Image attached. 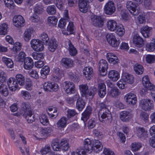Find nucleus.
<instances>
[{
  "label": "nucleus",
  "instance_id": "8",
  "mask_svg": "<svg viewBox=\"0 0 155 155\" xmlns=\"http://www.w3.org/2000/svg\"><path fill=\"white\" fill-rule=\"evenodd\" d=\"M105 13L108 15H111L114 13L116 11L115 5L112 1L107 2L104 7Z\"/></svg>",
  "mask_w": 155,
  "mask_h": 155
},
{
  "label": "nucleus",
  "instance_id": "40",
  "mask_svg": "<svg viewBox=\"0 0 155 155\" xmlns=\"http://www.w3.org/2000/svg\"><path fill=\"white\" fill-rule=\"evenodd\" d=\"M61 149L64 151L67 150L69 147V145L67 140L62 139L60 142Z\"/></svg>",
  "mask_w": 155,
  "mask_h": 155
},
{
  "label": "nucleus",
  "instance_id": "53",
  "mask_svg": "<svg viewBox=\"0 0 155 155\" xmlns=\"http://www.w3.org/2000/svg\"><path fill=\"white\" fill-rule=\"evenodd\" d=\"M32 56L35 59L38 60L44 58L43 54L41 53L34 52L32 53Z\"/></svg>",
  "mask_w": 155,
  "mask_h": 155
},
{
  "label": "nucleus",
  "instance_id": "23",
  "mask_svg": "<svg viewBox=\"0 0 155 155\" xmlns=\"http://www.w3.org/2000/svg\"><path fill=\"white\" fill-rule=\"evenodd\" d=\"M34 66L33 60L30 58L27 57L24 60V68L26 70H30Z\"/></svg>",
  "mask_w": 155,
  "mask_h": 155
},
{
  "label": "nucleus",
  "instance_id": "50",
  "mask_svg": "<svg viewBox=\"0 0 155 155\" xmlns=\"http://www.w3.org/2000/svg\"><path fill=\"white\" fill-rule=\"evenodd\" d=\"M5 6L8 8L14 9L15 6L12 0H4Z\"/></svg>",
  "mask_w": 155,
  "mask_h": 155
},
{
  "label": "nucleus",
  "instance_id": "36",
  "mask_svg": "<svg viewBox=\"0 0 155 155\" xmlns=\"http://www.w3.org/2000/svg\"><path fill=\"white\" fill-rule=\"evenodd\" d=\"M68 43L69 47L68 49L69 51L70 54L71 56L76 55L77 53L76 49L71 43L70 40L68 41Z\"/></svg>",
  "mask_w": 155,
  "mask_h": 155
},
{
  "label": "nucleus",
  "instance_id": "45",
  "mask_svg": "<svg viewBox=\"0 0 155 155\" xmlns=\"http://www.w3.org/2000/svg\"><path fill=\"white\" fill-rule=\"evenodd\" d=\"M48 23L49 25L51 26H53L56 25L58 19L54 16H49L48 18Z\"/></svg>",
  "mask_w": 155,
  "mask_h": 155
},
{
  "label": "nucleus",
  "instance_id": "21",
  "mask_svg": "<svg viewBox=\"0 0 155 155\" xmlns=\"http://www.w3.org/2000/svg\"><path fill=\"white\" fill-rule=\"evenodd\" d=\"M92 110V108L91 107L87 106L84 111L82 114L81 120H83L84 122H86L89 119L90 115L91 114Z\"/></svg>",
  "mask_w": 155,
  "mask_h": 155
},
{
  "label": "nucleus",
  "instance_id": "51",
  "mask_svg": "<svg viewBox=\"0 0 155 155\" xmlns=\"http://www.w3.org/2000/svg\"><path fill=\"white\" fill-rule=\"evenodd\" d=\"M40 38L45 45H48L49 39L47 34L42 33L40 36Z\"/></svg>",
  "mask_w": 155,
  "mask_h": 155
},
{
  "label": "nucleus",
  "instance_id": "59",
  "mask_svg": "<svg viewBox=\"0 0 155 155\" xmlns=\"http://www.w3.org/2000/svg\"><path fill=\"white\" fill-rule=\"evenodd\" d=\"M141 147V144L139 143H132L131 145V148L132 151H136L139 150Z\"/></svg>",
  "mask_w": 155,
  "mask_h": 155
},
{
  "label": "nucleus",
  "instance_id": "55",
  "mask_svg": "<svg viewBox=\"0 0 155 155\" xmlns=\"http://www.w3.org/2000/svg\"><path fill=\"white\" fill-rule=\"evenodd\" d=\"M147 62L149 64H152L155 62V55L148 54L146 57Z\"/></svg>",
  "mask_w": 155,
  "mask_h": 155
},
{
  "label": "nucleus",
  "instance_id": "42",
  "mask_svg": "<svg viewBox=\"0 0 155 155\" xmlns=\"http://www.w3.org/2000/svg\"><path fill=\"white\" fill-rule=\"evenodd\" d=\"M134 69L136 74H142L144 71L143 66L140 64H136L134 66Z\"/></svg>",
  "mask_w": 155,
  "mask_h": 155
},
{
  "label": "nucleus",
  "instance_id": "17",
  "mask_svg": "<svg viewBox=\"0 0 155 155\" xmlns=\"http://www.w3.org/2000/svg\"><path fill=\"white\" fill-rule=\"evenodd\" d=\"M79 8L80 11L83 13H86L88 10L89 7L86 0H79Z\"/></svg>",
  "mask_w": 155,
  "mask_h": 155
},
{
  "label": "nucleus",
  "instance_id": "16",
  "mask_svg": "<svg viewBox=\"0 0 155 155\" xmlns=\"http://www.w3.org/2000/svg\"><path fill=\"white\" fill-rule=\"evenodd\" d=\"M126 101L129 104L134 105L136 103L137 98L135 95L132 93L127 94L125 96Z\"/></svg>",
  "mask_w": 155,
  "mask_h": 155
},
{
  "label": "nucleus",
  "instance_id": "26",
  "mask_svg": "<svg viewBox=\"0 0 155 155\" xmlns=\"http://www.w3.org/2000/svg\"><path fill=\"white\" fill-rule=\"evenodd\" d=\"M67 121L68 119L66 117H62L57 123V127L60 129H64L66 127Z\"/></svg>",
  "mask_w": 155,
  "mask_h": 155
},
{
  "label": "nucleus",
  "instance_id": "10",
  "mask_svg": "<svg viewBox=\"0 0 155 155\" xmlns=\"http://www.w3.org/2000/svg\"><path fill=\"white\" fill-rule=\"evenodd\" d=\"M63 87L66 93L67 94H71L75 93V85L73 82L68 81L64 82Z\"/></svg>",
  "mask_w": 155,
  "mask_h": 155
},
{
  "label": "nucleus",
  "instance_id": "57",
  "mask_svg": "<svg viewBox=\"0 0 155 155\" xmlns=\"http://www.w3.org/2000/svg\"><path fill=\"white\" fill-rule=\"evenodd\" d=\"M109 56V58L107 59L108 61L110 64L113 65L117 64L119 61V60L117 57H115L113 58H112V57L110 55Z\"/></svg>",
  "mask_w": 155,
  "mask_h": 155
},
{
  "label": "nucleus",
  "instance_id": "56",
  "mask_svg": "<svg viewBox=\"0 0 155 155\" xmlns=\"http://www.w3.org/2000/svg\"><path fill=\"white\" fill-rule=\"evenodd\" d=\"M34 11L36 15H39L43 12V9L40 5H37L34 8Z\"/></svg>",
  "mask_w": 155,
  "mask_h": 155
},
{
  "label": "nucleus",
  "instance_id": "20",
  "mask_svg": "<svg viewBox=\"0 0 155 155\" xmlns=\"http://www.w3.org/2000/svg\"><path fill=\"white\" fill-rule=\"evenodd\" d=\"M122 79L124 82L132 84L134 81L133 76L130 74L126 73H124L122 76Z\"/></svg>",
  "mask_w": 155,
  "mask_h": 155
},
{
  "label": "nucleus",
  "instance_id": "25",
  "mask_svg": "<svg viewBox=\"0 0 155 155\" xmlns=\"http://www.w3.org/2000/svg\"><path fill=\"white\" fill-rule=\"evenodd\" d=\"M21 110L25 114L32 111L30 104L28 102H23L21 104Z\"/></svg>",
  "mask_w": 155,
  "mask_h": 155
},
{
  "label": "nucleus",
  "instance_id": "54",
  "mask_svg": "<svg viewBox=\"0 0 155 155\" xmlns=\"http://www.w3.org/2000/svg\"><path fill=\"white\" fill-rule=\"evenodd\" d=\"M50 70V68L48 66H45L41 70V76L44 78H45L48 74Z\"/></svg>",
  "mask_w": 155,
  "mask_h": 155
},
{
  "label": "nucleus",
  "instance_id": "3",
  "mask_svg": "<svg viewBox=\"0 0 155 155\" xmlns=\"http://www.w3.org/2000/svg\"><path fill=\"white\" fill-rule=\"evenodd\" d=\"M99 120L102 122H105V120H111L112 117L109 110L107 109L100 110L98 113Z\"/></svg>",
  "mask_w": 155,
  "mask_h": 155
},
{
  "label": "nucleus",
  "instance_id": "2",
  "mask_svg": "<svg viewBox=\"0 0 155 155\" xmlns=\"http://www.w3.org/2000/svg\"><path fill=\"white\" fill-rule=\"evenodd\" d=\"M93 142L90 139L86 138L84 141V146L78 148V150H81V153L84 155L87 152H91L93 149Z\"/></svg>",
  "mask_w": 155,
  "mask_h": 155
},
{
  "label": "nucleus",
  "instance_id": "39",
  "mask_svg": "<svg viewBox=\"0 0 155 155\" xmlns=\"http://www.w3.org/2000/svg\"><path fill=\"white\" fill-rule=\"evenodd\" d=\"M4 63L9 68H12L14 66V63L12 59L4 57L2 58Z\"/></svg>",
  "mask_w": 155,
  "mask_h": 155
},
{
  "label": "nucleus",
  "instance_id": "1",
  "mask_svg": "<svg viewBox=\"0 0 155 155\" xmlns=\"http://www.w3.org/2000/svg\"><path fill=\"white\" fill-rule=\"evenodd\" d=\"M79 89L82 97H86L89 96L93 97L97 91V89L94 87L88 89V87L86 84L79 85Z\"/></svg>",
  "mask_w": 155,
  "mask_h": 155
},
{
  "label": "nucleus",
  "instance_id": "44",
  "mask_svg": "<svg viewBox=\"0 0 155 155\" xmlns=\"http://www.w3.org/2000/svg\"><path fill=\"white\" fill-rule=\"evenodd\" d=\"M25 115V118L28 123H31L35 121L34 115L33 114L32 111L27 113Z\"/></svg>",
  "mask_w": 155,
  "mask_h": 155
},
{
  "label": "nucleus",
  "instance_id": "22",
  "mask_svg": "<svg viewBox=\"0 0 155 155\" xmlns=\"http://www.w3.org/2000/svg\"><path fill=\"white\" fill-rule=\"evenodd\" d=\"M143 40L138 35H134L133 37V42L135 46L139 48H140L143 46Z\"/></svg>",
  "mask_w": 155,
  "mask_h": 155
},
{
  "label": "nucleus",
  "instance_id": "43",
  "mask_svg": "<svg viewBox=\"0 0 155 155\" xmlns=\"http://www.w3.org/2000/svg\"><path fill=\"white\" fill-rule=\"evenodd\" d=\"M115 31L116 33L120 36H123L125 33L124 27L122 25H118Z\"/></svg>",
  "mask_w": 155,
  "mask_h": 155
},
{
  "label": "nucleus",
  "instance_id": "28",
  "mask_svg": "<svg viewBox=\"0 0 155 155\" xmlns=\"http://www.w3.org/2000/svg\"><path fill=\"white\" fill-rule=\"evenodd\" d=\"M108 77L112 81H116L120 78V75L117 71L111 70L108 72Z\"/></svg>",
  "mask_w": 155,
  "mask_h": 155
},
{
  "label": "nucleus",
  "instance_id": "33",
  "mask_svg": "<svg viewBox=\"0 0 155 155\" xmlns=\"http://www.w3.org/2000/svg\"><path fill=\"white\" fill-rule=\"evenodd\" d=\"M120 118L122 121L123 122H127L130 119V113L129 112L124 111L120 114Z\"/></svg>",
  "mask_w": 155,
  "mask_h": 155
},
{
  "label": "nucleus",
  "instance_id": "35",
  "mask_svg": "<svg viewBox=\"0 0 155 155\" xmlns=\"http://www.w3.org/2000/svg\"><path fill=\"white\" fill-rule=\"evenodd\" d=\"M145 46L146 51L149 52L153 51L155 49V39H153L150 42L147 43Z\"/></svg>",
  "mask_w": 155,
  "mask_h": 155
},
{
  "label": "nucleus",
  "instance_id": "18",
  "mask_svg": "<svg viewBox=\"0 0 155 155\" xmlns=\"http://www.w3.org/2000/svg\"><path fill=\"white\" fill-rule=\"evenodd\" d=\"M99 70L101 73H103L105 74L108 68V64L107 61L101 59L99 62Z\"/></svg>",
  "mask_w": 155,
  "mask_h": 155
},
{
  "label": "nucleus",
  "instance_id": "14",
  "mask_svg": "<svg viewBox=\"0 0 155 155\" xmlns=\"http://www.w3.org/2000/svg\"><path fill=\"white\" fill-rule=\"evenodd\" d=\"M91 19L92 24L95 26L102 27L104 25L103 20L100 16L91 15Z\"/></svg>",
  "mask_w": 155,
  "mask_h": 155
},
{
  "label": "nucleus",
  "instance_id": "64",
  "mask_svg": "<svg viewBox=\"0 0 155 155\" xmlns=\"http://www.w3.org/2000/svg\"><path fill=\"white\" fill-rule=\"evenodd\" d=\"M148 115L145 112H142L140 114V119L145 121H148Z\"/></svg>",
  "mask_w": 155,
  "mask_h": 155
},
{
  "label": "nucleus",
  "instance_id": "60",
  "mask_svg": "<svg viewBox=\"0 0 155 155\" xmlns=\"http://www.w3.org/2000/svg\"><path fill=\"white\" fill-rule=\"evenodd\" d=\"M52 130L50 128H45L41 131V136H47L51 132Z\"/></svg>",
  "mask_w": 155,
  "mask_h": 155
},
{
  "label": "nucleus",
  "instance_id": "38",
  "mask_svg": "<svg viewBox=\"0 0 155 155\" xmlns=\"http://www.w3.org/2000/svg\"><path fill=\"white\" fill-rule=\"evenodd\" d=\"M57 45L56 40L55 39H51L48 44V49L51 52H54L57 48Z\"/></svg>",
  "mask_w": 155,
  "mask_h": 155
},
{
  "label": "nucleus",
  "instance_id": "46",
  "mask_svg": "<svg viewBox=\"0 0 155 155\" xmlns=\"http://www.w3.org/2000/svg\"><path fill=\"white\" fill-rule=\"evenodd\" d=\"M16 78L17 82L21 86L24 84L25 82V78L21 74H18L16 75Z\"/></svg>",
  "mask_w": 155,
  "mask_h": 155
},
{
  "label": "nucleus",
  "instance_id": "41",
  "mask_svg": "<svg viewBox=\"0 0 155 155\" xmlns=\"http://www.w3.org/2000/svg\"><path fill=\"white\" fill-rule=\"evenodd\" d=\"M51 146L53 149L55 151H59L61 149L60 144H59V142L57 140H54L52 141Z\"/></svg>",
  "mask_w": 155,
  "mask_h": 155
},
{
  "label": "nucleus",
  "instance_id": "5",
  "mask_svg": "<svg viewBox=\"0 0 155 155\" xmlns=\"http://www.w3.org/2000/svg\"><path fill=\"white\" fill-rule=\"evenodd\" d=\"M139 106L141 108L145 111L149 110L153 106V101L150 99H143L140 100Z\"/></svg>",
  "mask_w": 155,
  "mask_h": 155
},
{
  "label": "nucleus",
  "instance_id": "29",
  "mask_svg": "<svg viewBox=\"0 0 155 155\" xmlns=\"http://www.w3.org/2000/svg\"><path fill=\"white\" fill-rule=\"evenodd\" d=\"M118 26L116 22L114 20H109L107 23V28L111 31H115Z\"/></svg>",
  "mask_w": 155,
  "mask_h": 155
},
{
  "label": "nucleus",
  "instance_id": "15",
  "mask_svg": "<svg viewBox=\"0 0 155 155\" xmlns=\"http://www.w3.org/2000/svg\"><path fill=\"white\" fill-rule=\"evenodd\" d=\"M61 64L67 68H70L74 66V62L73 60L67 57L62 58L60 61Z\"/></svg>",
  "mask_w": 155,
  "mask_h": 155
},
{
  "label": "nucleus",
  "instance_id": "48",
  "mask_svg": "<svg viewBox=\"0 0 155 155\" xmlns=\"http://www.w3.org/2000/svg\"><path fill=\"white\" fill-rule=\"evenodd\" d=\"M40 122L44 125L48 124L49 121L47 116L45 114H42L39 117Z\"/></svg>",
  "mask_w": 155,
  "mask_h": 155
},
{
  "label": "nucleus",
  "instance_id": "12",
  "mask_svg": "<svg viewBox=\"0 0 155 155\" xmlns=\"http://www.w3.org/2000/svg\"><path fill=\"white\" fill-rule=\"evenodd\" d=\"M126 7L133 15H137L139 14L138 11L137 9V6L133 2L128 1L126 3Z\"/></svg>",
  "mask_w": 155,
  "mask_h": 155
},
{
  "label": "nucleus",
  "instance_id": "61",
  "mask_svg": "<svg viewBox=\"0 0 155 155\" xmlns=\"http://www.w3.org/2000/svg\"><path fill=\"white\" fill-rule=\"evenodd\" d=\"M21 93L22 96L26 100L29 99L31 97V96L30 93L27 91H22Z\"/></svg>",
  "mask_w": 155,
  "mask_h": 155
},
{
  "label": "nucleus",
  "instance_id": "6",
  "mask_svg": "<svg viewBox=\"0 0 155 155\" xmlns=\"http://www.w3.org/2000/svg\"><path fill=\"white\" fill-rule=\"evenodd\" d=\"M106 39L108 43L111 46L117 47L119 46L120 40L117 38L116 36L112 34H108L106 36Z\"/></svg>",
  "mask_w": 155,
  "mask_h": 155
},
{
  "label": "nucleus",
  "instance_id": "31",
  "mask_svg": "<svg viewBox=\"0 0 155 155\" xmlns=\"http://www.w3.org/2000/svg\"><path fill=\"white\" fill-rule=\"evenodd\" d=\"M152 28L147 26L143 27L141 29V32L143 37L145 38L149 37L150 35V32Z\"/></svg>",
  "mask_w": 155,
  "mask_h": 155
},
{
  "label": "nucleus",
  "instance_id": "62",
  "mask_svg": "<svg viewBox=\"0 0 155 155\" xmlns=\"http://www.w3.org/2000/svg\"><path fill=\"white\" fill-rule=\"evenodd\" d=\"M69 78L74 82H78V78L75 73L69 72L68 74Z\"/></svg>",
  "mask_w": 155,
  "mask_h": 155
},
{
  "label": "nucleus",
  "instance_id": "13",
  "mask_svg": "<svg viewBox=\"0 0 155 155\" xmlns=\"http://www.w3.org/2000/svg\"><path fill=\"white\" fill-rule=\"evenodd\" d=\"M12 20L14 25L18 28L23 26L25 22L23 18L21 15L15 16Z\"/></svg>",
  "mask_w": 155,
  "mask_h": 155
},
{
  "label": "nucleus",
  "instance_id": "9",
  "mask_svg": "<svg viewBox=\"0 0 155 155\" xmlns=\"http://www.w3.org/2000/svg\"><path fill=\"white\" fill-rule=\"evenodd\" d=\"M30 44L31 47L35 51H41L44 49L43 44L39 40L33 39L31 41Z\"/></svg>",
  "mask_w": 155,
  "mask_h": 155
},
{
  "label": "nucleus",
  "instance_id": "37",
  "mask_svg": "<svg viewBox=\"0 0 155 155\" xmlns=\"http://www.w3.org/2000/svg\"><path fill=\"white\" fill-rule=\"evenodd\" d=\"M0 93L5 96L8 94V91L7 86L2 83H0Z\"/></svg>",
  "mask_w": 155,
  "mask_h": 155
},
{
  "label": "nucleus",
  "instance_id": "47",
  "mask_svg": "<svg viewBox=\"0 0 155 155\" xmlns=\"http://www.w3.org/2000/svg\"><path fill=\"white\" fill-rule=\"evenodd\" d=\"M85 104L84 101L82 99H80V101H77L76 107L79 111H82L84 107Z\"/></svg>",
  "mask_w": 155,
  "mask_h": 155
},
{
  "label": "nucleus",
  "instance_id": "7",
  "mask_svg": "<svg viewBox=\"0 0 155 155\" xmlns=\"http://www.w3.org/2000/svg\"><path fill=\"white\" fill-rule=\"evenodd\" d=\"M44 89L48 92L56 91L59 89L58 84L53 82H47L44 83Z\"/></svg>",
  "mask_w": 155,
  "mask_h": 155
},
{
  "label": "nucleus",
  "instance_id": "27",
  "mask_svg": "<svg viewBox=\"0 0 155 155\" xmlns=\"http://www.w3.org/2000/svg\"><path fill=\"white\" fill-rule=\"evenodd\" d=\"M34 31V30L32 28H27L23 34V38L25 41L28 42L31 39Z\"/></svg>",
  "mask_w": 155,
  "mask_h": 155
},
{
  "label": "nucleus",
  "instance_id": "24",
  "mask_svg": "<svg viewBox=\"0 0 155 155\" xmlns=\"http://www.w3.org/2000/svg\"><path fill=\"white\" fill-rule=\"evenodd\" d=\"M98 95L101 98L103 97L106 93V87L105 84L101 83L99 84L98 87Z\"/></svg>",
  "mask_w": 155,
  "mask_h": 155
},
{
  "label": "nucleus",
  "instance_id": "4",
  "mask_svg": "<svg viewBox=\"0 0 155 155\" xmlns=\"http://www.w3.org/2000/svg\"><path fill=\"white\" fill-rule=\"evenodd\" d=\"M142 82L143 85L145 87V89H143L141 90L140 93L141 94H146L148 92V90H151L153 89L154 88V85L150 82L148 77L147 76H146L143 77Z\"/></svg>",
  "mask_w": 155,
  "mask_h": 155
},
{
  "label": "nucleus",
  "instance_id": "63",
  "mask_svg": "<svg viewBox=\"0 0 155 155\" xmlns=\"http://www.w3.org/2000/svg\"><path fill=\"white\" fill-rule=\"evenodd\" d=\"M54 2L57 7L61 9L63 7V2L62 0H54Z\"/></svg>",
  "mask_w": 155,
  "mask_h": 155
},
{
  "label": "nucleus",
  "instance_id": "49",
  "mask_svg": "<svg viewBox=\"0 0 155 155\" xmlns=\"http://www.w3.org/2000/svg\"><path fill=\"white\" fill-rule=\"evenodd\" d=\"M8 27L7 25L5 23L2 24L0 27V35H5L8 32Z\"/></svg>",
  "mask_w": 155,
  "mask_h": 155
},
{
  "label": "nucleus",
  "instance_id": "58",
  "mask_svg": "<svg viewBox=\"0 0 155 155\" xmlns=\"http://www.w3.org/2000/svg\"><path fill=\"white\" fill-rule=\"evenodd\" d=\"M69 20L65 18L61 19L59 21L58 27L60 28H63L66 25L67 22H68Z\"/></svg>",
  "mask_w": 155,
  "mask_h": 155
},
{
  "label": "nucleus",
  "instance_id": "32",
  "mask_svg": "<svg viewBox=\"0 0 155 155\" xmlns=\"http://www.w3.org/2000/svg\"><path fill=\"white\" fill-rule=\"evenodd\" d=\"M108 94L111 97L116 98L120 94V92L117 87H114L109 91Z\"/></svg>",
  "mask_w": 155,
  "mask_h": 155
},
{
  "label": "nucleus",
  "instance_id": "34",
  "mask_svg": "<svg viewBox=\"0 0 155 155\" xmlns=\"http://www.w3.org/2000/svg\"><path fill=\"white\" fill-rule=\"evenodd\" d=\"M74 29L73 23L72 22H70L67 27V30H63L62 32L64 35H68L73 34Z\"/></svg>",
  "mask_w": 155,
  "mask_h": 155
},
{
  "label": "nucleus",
  "instance_id": "30",
  "mask_svg": "<svg viewBox=\"0 0 155 155\" xmlns=\"http://www.w3.org/2000/svg\"><path fill=\"white\" fill-rule=\"evenodd\" d=\"M83 73L86 78L88 80H90L93 75V69L91 67H86L83 70Z\"/></svg>",
  "mask_w": 155,
  "mask_h": 155
},
{
  "label": "nucleus",
  "instance_id": "11",
  "mask_svg": "<svg viewBox=\"0 0 155 155\" xmlns=\"http://www.w3.org/2000/svg\"><path fill=\"white\" fill-rule=\"evenodd\" d=\"M136 134L139 138L141 140L146 139L148 137L147 131L143 127H138L136 129Z\"/></svg>",
  "mask_w": 155,
  "mask_h": 155
},
{
  "label": "nucleus",
  "instance_id": "19",
  "mask_svg": "<svg viewBox=\"0 0 155 155\" xmlns=\"http://www.w3.org/2000/svg\"><path fill=\"white\" fill-rule=\"evenodd\" d=\"M8 84L10 90L12 91H15L18 87V85L15 79L10 78L8 81Z\"/></svg>",
  "mask_w": 155,
  "mask_h": 155
},
{
  "label": "nucleus",
  "instance_id": "52",
  "mask_svg": "<svg viewBox=\"0 0 155 155\" xmlns=\"http://www.w3.org/2000/svg\"><path fill=\"white\" fill-rule=\"evenodd\" d=\"M46 11L49 15H54L56 13V8L54 5H50L47 7Z\"/></svg>",
  "mask_w": 155,
  "mask_h": 155
}]
</instances>
